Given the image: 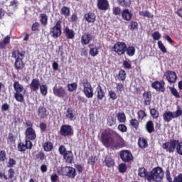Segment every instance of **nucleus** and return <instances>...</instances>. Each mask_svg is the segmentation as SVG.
<instances>
[{"label": "nucleus", "mask_w": 182, "mask_h": 182, "mask_svg": "<svg viewBox=\"0 0 182 182\" xmlns=\"http://www.w3.org/2000/svg\"><path fill=\"white\" fill-rule=\"evenodd\" d=\"M63 157L65 159V163L68 164H72L73 163V160L75 159L72 151H68L65 154H64Z\"/></svg>", "instance_id": "b1692460"}, {"label": "nucleus", "mask_w": 182, "mask_h": 182, "mask_svg": "<svg viewBox=\"0 0 182 182\" xmlns=\"http://www.w3.org/2000/svg\"><path fill=\"white\" fill-rule=\"evenodd\" d=\"M173 182H182V173L174 177Z\"/></svg>", "instance_id": "774afa93"}, {"label": "nucleus", "mask_w": 182, "mask_h": 182, "mask_svg": "<svg viewBox=\"0 0 182 182\" xmlns=\"http://www.w3.org/2000/svg\"><path fill=\"white\" fill-rule=\"evenodd\" d=\"M138 146L140 149H146L149 146V143L147 142V139L143 137H139L138 139Z\"/></svg>", "instance_id": "2f4dec72"}, {"label": "nucleus", "mask_w": 182, "mask_h": 182, "mask_svg": "<svg viewBox=\"0 0 182 182\" xmlns=\"http://www.w3.org/2000/svg\"><path fill=\"white\" fill-rule=\"evenodd\" d=\"M63 33L65 35L67 39H75V31L69 28V27L64 28Z\"/></svg>", "instance_id": "a878e982"}, {"label": "nucleus", "mask_w": 182, "mask_h": 182, "mask_svg": "<svg viewBox=\"0 0 182 182\" xmlns=\"http://www.w3.org/2000/svg\"><path fill=\"white\" fill-rule=\"evenodd\" d=\"M84 18L88 23H93L96 21V14L93 12H88L85 14Z\"/></svg>", "instance_id": "393cba45"}, {"label": "nucleus", "mask_w": 182, "mask_h": 182, "mask_svg": "<svg viewBox=\"0 0 182 182\" xmlns=\"http://www.w3.org/2000/svg\"><path fill=\"white\" fill-rule=\"evenodd\" d=\"M150 114L154 119H157L160 114L156 108H152L150 109Z\"/></svg>", "instance_id": "5fc2aeb1"}, {"label": "nucleus", "mask_w": 182, "mask_h": 182, "mask_svg": "<svg viewBox=\"0 0 182 182\" xmlns=\"http://www.w3.org/2000/svg\"><path fill=\"white\" fill-rule=\"evenodd\" d=\"M43 148L44 151H52V150H53V143L51 141L45 142L43 145Z\"/></svg>", "instance_id": "f704fd0d"}, {"label": "nucleus", "mask_w": 182, "mask_h": 182, "mask_svg": "<svg viewBox=\"0 0 182 182\" xmlns=\"http://www.w3.org/2000/svg\"><path fill=\"white\" fill-rule=\"evenodd\" d=\"M53 92L57 97L68 99V92L63 87H54Z\"/></svg>", "instance_id": "4468645a"}, {"label": "nucleus", "mask_w": 182, "mask_h": 182, "mask_svg": "<svg viewBox=\"0 0 182 182\" xmlns=\"http://www.w3.org/2000/svg\"><path fill=\"white\" fill-rule=\"evenodd\" d=\"M36 140V131L33 128H27L25 132V141H33Z\"/></svg>", "instance_id": "2eb2a0df"}, {"label": "nucleus", "mask_w": 182, "mask_h": 182, "mask_svg": "<svg viewBox=\"0 0 182 182\" xmlns=\"http://www.w3.org/2000/svg\"><path fill=\"white\" fill-rule=\"evenodd\" d=\"M182 114V110L181 109H178L176 112L166 111L163 114L164 122L166 123H170L171 120L173 119H177V117H180Z\"/></svg>", "instance_id": "423d86ee"}, {"label": "nucleus", "mask_w": 182, "mask_h": 182, "mask_svg": "<svg viewBox=\"0 0 182 182\" xmlns=\"http://www.w3.org/2000/svg\"><path fill=\"white\" fill-rule=\"evenodd\" d=\"M126 77H127L126 71L124 70H120L117 77L118 80H122V82H124L126 80Z\"/></svg>", "instance_id": "4c0bfd02"}, {"label": "nucleus", "mask_w": 182, "mask_h": 182, "mask_svg": "<svg viewBox=\"0 0 182 182\" xmlns=\"http://www.w3.org/2000/svg\"><path fill=\"white\" fill-rule=\"evenodd\" d=\"M166 77L169 83H176L177 82V74L174 71H166Z\"/></svg>", "instance_id": "a211bd4d"}, {"label": "nucleus", "mask_w": 182, "mask_h": 182, "mask_svg": "<svg viewBox=\"0 0 182 182\" xmlns=\"http://www.w3.org/2000/svg\"><path fill=\"white\" fill-rule=\"evenodd\" d=\"M118 130L122 133H126L127 132V127L124 124H120L117 127Z\"/></svg>", "instance_id": "052dcab7"}, {"label": "nucleus", "mask_w": 182, "mask_h": 182, "mask_svg": "<svg viewBox=\"0 0 182 182\" xmlns=\"http://www.w3.org/2000/svg\"><path fill=\"white\" fill-rule=\"evenodd\" d=\"M126 53L128 56H134L136 48L134 46L126 47Z\"/></svg>", "instance_id": "a19ab883"}, {"label": "nucleus", "mask_w": 182, "mask_h": 182, "mask_svg": "<svg viewBox=\"0 0 182 182\" xmlns=\"http://www.w3.org/2000/svg\"><path fill=\"white\" fill-rule=\"evenodd\" d=\"M67 87H68V92H75V90L77 89V83L73 82L71 84H68Z\"/></svg>", "instance_id": "c03bdc74"}, {"label": "nucleus", "mask_w": 182, "mask_h": 182, "mask_svg": "<svg viewBox=\"0 0 182 182\" xmlns=\"http://www.w3.org/2000/svg\"><path fill=\"white\" fill-rule=\"evenodd\" d=\"M169 90L174 97H176L177 99H180V97H181V96H180V93H178V91H177L176 88L169 87Z\"/></svg>", "instance_id": "79ce46f5"}, {"label": "nucleus", "mask_w": 182, "mask_h": 182, "mask_svg": "<svg viewBox=\"0 0 182 182\" xmlns=\"http://www.w3.org/2000/svg\"><path fill=\"white\" fill-rule=\"evenodd\" d=\"M82 86H83V93L85 97H87V99H92V97L95 96L92 84H90L89 80H85L82 81Z\"/></svg>", "instance_id": "6e6552de"}, {"label": "nucleus", "mask_w": 182, "mask_h": 182, "mask_svg": "<svg viewBox=\"0 0 182 182\" xmlns=\"http://www.w3.org/2000/svg\"><path fill=\"white\" fill-rule=\"evenodd\" d=\"M166 178L168 182H173V178H171V174L170 173V169L168 168L166 171Z\"/></svg>", "instance_id": "e2e57ef3"}, {"label": "nucleus", "mask_w": 182, "mask_h": 182, "mask_svg": "<svg viewBox=\"0 0 182 182\" xmlns=\"http://www.w3.org/2000/svg\"><path fill=\"white\" fill-rule=\"evenodd\" d=\"M37 114L40 119H46L48 117V110L45 107L40 106L38 109Z\"/></svg>", "instance_id": "5701e85b"}, {"label": "nucleus", "mask_w": 182, "mask_h": 182, "mask_svg": "<svg viewBox=\"0 0 182 182\" xmlns=\"http://www.w3.org/2000/svg\"><path fill=\"white\" fill-rule=\"evenodd\" d=\"M165 85L166 82H164V80H156L151 83V88L156 90V92H161L162 93H164V92H166V88L164 87Z\"/></svg>", "instance_id": "dca6fc26"}, {"label": "nucleus", "mask_w": 182, "mask_h": 182, "mask_svg": "<svg viewBox=\"0 0 182 182\" xmlns=\"http://www.w3.org/2000/svg\"><path fill=\"white\" fill-rule=\"evenodd\" d=\"M97 98L98 100H103V97L105 96V91L102 88V86L98 85L96 88Z\"/></svg>", "instance_id": "7c9ffc66"}, {"label": "nucleus", "mask_w": 182, "mask_h": 182, "mask_svg": "<svg viewBox=\"0 0 182 182\" xmlns=\"http://www.w3.org/2000/svg\"><path fill=\"white\" fill-rule=\"evenodd\" d=\"M97 8L100 11H107L110 8L108 0H97Z\"/></svg>", "instance_id": "f3484780"}, {"label": "nucleus", "mask_w": 182, "mask_h": 182, "mask_svg": "<svg viewBox=\"0 0 182 182\" xmlns=\"http://www.w3.org/2000/svg\"><path fill=\"white\" fill-rule=\"evenodd\" d=\"M101 141L104 146H111L114 150H119L126 146V141L117 132L111 129H107L101 134Z\"/></svg>", "instance_id": "f257e3e1"}, {"label": "nucleus", "mask_w": 182, "mask_h": 182, "mask_svg": "<svg viewBox=\"0 0 182 182\" xmlns=\"http://www.w3.org/2000/svg\"><path fill=\"white\" fill-rule=\"evenodd\" d=\"M121 15L124 21H132V18H133V13H132V11L127 9H124L122 11Z\"/></svg>", "instance_id": "412c9836"}, {"label": "nucleus", "mask_w": 182, "mask_h": 182, "mask_svg": "<svg viewBox=\"0 0 182 182\" xmlns=\"http://www.w3.org/2000/svg\"><path fill=\"white\" fill-rule=\"evenodd\" d=\"M127 45L124 42L118 41L117 42L113 47L114 52L117 53L119 56H122V55H124L126 53V48Z\"/></svg>", "instance_id": "9b49d317"}, {"label": "nucleus", "mask_w": 182, "mask_h": 182, "mask_svg": "<svg viewBox=\"0 0 182 182\" xmlns=\"http://www.w3.org/2000/svg\"><path fill=\"white\" fill-rule=\"evenodd\" d=\"M68 151H69L66 150V146H65V145H61V146H60L59 148H58V152H59L61 156H64L65 154L66 153H68Z\"/></svg>", "instance_id": "6e6d98bb"}, {"label": "nucleus", "mask_w": 182, "mask_h": 182, "mask_svg": "<svg viewBox=\"0 0 182 182\" xmlns=\"http://www.w3.org/2000/svg\"><path fill=\"white\" fill-rule=\"evenodd\" d=\"M164 178V171L163 168L157 166L154 168L151 171H149L148 176V181L151 182H162Z\"/></svg>", "instance_id": "20e7f679"}, {"label": "nucleus", "mask_w": 182, "mask_h": 182, "mask_svg": "<svg viewBox=\"0 0 182 182\" xmlns=\"http://www.w3.org/2000/svg\"><path fill=\"white\" fill-rule=\"evenodd\" d=\"M107 124L109 127H112V126H114V124H116V118H114L113 117H108V119L107 120Z\"/></svg>", "instance_id": "49530a36"}, {"label": "nucleus", "mask_w": 182, "mask_h": 182, "mask_svg": "<svg viewBox=\"0 0 182 182\" xmlns=\"http://www.w3.org/2000/svg\"><path fill=\"white\" fill-rule=\"evenodd\" d=\"M6 160V151L5 150L0 151V163H4Z\"/></svg>", "instance_id": "bf43d9fd"}, {"label": "nucleus", "mask_w": 182, "mask_h": 182, "mask_svg": "<svg viewBox=\"0 0 182 182\" xmlns=\"http://www.w3.org/2000/svg\"><path fill=\"white\" fill-rule=\"evenodd\" d=\"M158 47L160 49L161 52L163 53H167V48H166V46H164V44H163V42L161 41H158Z\"/></svg>", "instance_id": "603ef678"}, {"label": "nucleus", "mask_w": 182, "mask_h": 182, "mask_svg": "<svg viewBox=\"0 0 182 182\" xmlns=\"http://www.w3.org/2000/svg\"><path fill=\"white\" fill-rule=\"evenodd\" d=\"M121 160L124 163H130L133 160V154L129 150H122L119 152Z\"/></svg>", "instance_id": "f8f14e48"}, {"label": "nucleus", "mask_w": 182, "mask_h": 182, "mask_svg": "<svg viewBox=\"0 0 182 182\" xmlns=\"http://www.w3.org/2000/svg\"><path fill=\"white\" fill-rule=\"evenodd\" d=\"M112 14L115 16H117L119 15H122V9H120V7H119V6H114L112 8Z\"/></svg>", "instance_id": "8fccbe9b"}, {"label": "nucleus", "mask_w": 182, "mask_h": 182, "mask_svg": "<svg viewBox=\"0 0 182 182\" xmlns=\"http://www.w3.org/2000/svg\"><path fill=\"white\" fill-rule=\"evenodd\" d=\"M119 173H126L127 171V166L124 163H122L118 166Z\"/></svg>", "instance_id": "09e8293b"}, {"label": "nucleus", "mask_w": 182, "mask_h": 182, "mask_svg": "<svg viewBox=\"0 0 182 182\" xmlns=\"http://www.w3.org/2000/svg\"><path fill=\"white\" fill-rule=\"evenodd\" d=\"M115 88L117 92H119V93H122V92H124V85L121 82L116 83Z\"/></svg>", "instance_id": "4d7b16f0"}, {"label": "nucleus", "mask_w": 182, "mask_h": 182, "mask_svg": "<svg viewBox=\"0 0 182 182\" xmlns=\"http://www.w3.org/2000/svg\"><path fill=\"white\" fill-rule=\"evenodd\" d=\"M32 147H33L32 141L26 140L25 144L23 142H19L17 145L18 151H21V153L26 151V150H32Z\"/></svg>", "instance_id": "ddd939ff"}, {"label": "nucleus", "mask_w": 182, "mask_h": 182, "mask_svg": "<svg viewBox=\"0 0 182 182\" xmlns=\"http://www.w3.org/2000/svg\"><path fill=\"white\" fill-rule=\"evenodd\" d=\"M50 35L54 39H58L62 35V21H57L54 26L50 28Z\"/></svg>", "instance_id": "0eeeda50"}, {"label": "nucleus", "mask_w": 182, "mask_h": 182, "mask_svg": "<svg viewBox=\"0 0 182 182\" xmlns=\"http://www.w3.org/2000/svg\"><path fill=\"white\" fill-rule=\"evenodd\" d=\"M39 89L43 96H46V95H48V86H46V85H40Z\"/></svg>", "instance_id": "a18cd8bd"}, {"label": "nucleus", "mask_w": 182, "mask_h": 182, "mask_svg": "<svg viewBox=\"0 0 182 182\" xmlns=\"http://www.w3.org/2000/svg\"><path fill=\"white\" fill-rule=\"evenodd\" d=\"M92 36L91 34L85 33L81 37V43L82 45H89L90 43V41H92Z\"/></svg>", "instance_id": "bb28decb"}, {"label": "nucleus", "mask_w": 182, "mask_h": 182, "mask_svg": "<svg viewBox=\"0 0 182 182\" xmlns=\"http://www.w3.org/2000/svg\"><path fill=\"white\" fill-rule=\"evenodd\" d=\"M140 16H144L146 18H153V15L149 11H139Z\"/></svg>", "instance_id": "13d9d810"}, {"label": "nucleus", "mask_w": 182, "mask_h": 182, "mask_svg": "<svg viewBox=\"0 0 182 182\" xmlns=\"http://www.w3.org/2000/svg\"><path fill=\"white\" fill-rule=\"evenodd\" d=\"M152 38L154 41H159L161 38V34L159 31H154L152 33Z\"/></svg>", "instance_id": "680f3d73"}, {"label": "nucleus", "mask_w": 182, "mask_h": 182, "mask_svg": "<svg viewBox=\"0 0 182 182\" xmlns=\"http://www.w3.org/2000/svg\"><path fill=\"white\" fill-rule=\"evenodd\" d=\"M66 117L68 120L73 122L76 119V113L75 112V109L73 108H68L66 111Z\"/></svg>", "instance_id": "cd10ccee"}, {"label": "nucleus", "mask_w": 182, "mask_h": 182, "mask_svg": "<svg viewBox=\"0 0 182 182\" xmlns=\"http://www.w3.org/2000/svg\"><path fill=\"white\" fill-rule=\"evenodd\" d=\"M149 175H150V171H147V169H146V168L142 167L139 168L138 170L139 177H141V178H145V180H147V181H149Z\"/></svg>", "instance_id": "4be33fe9"}, {"label": "nucleus", "mask_w": 182, "mask_h": 182, "mask_svg": "<svg viewBox=\"0 0 182 182\" xmlns=\"http://www.w3.org/2000/svg\"><path fill=\"white\" fill-rule=\"evenodd\" d=\"M41 87V81L38 78H33L30 84V89L32 92H38Z\"/></svg>", "instance_id": "aec40b11"}, {"label": "nucleus", "mask_w": 182, "mask_h": 182, "mask_svg": "<svg viewBox=\"0 0 182 182\" xmlns=\"http://www.w3.org/2000/svg\"><path fill=\"white\" fill-rule=\"evenodd\" d=\"M36 159L38 161H43L44 160H46V155L45 154V152L40 151L36 155Z\"/></svg>", "instance_id": "58836bf2"}, {"label": "nucleus", "mask_w": 182, "mask_h": 182, "mask_svg": "<svg viewBox=\"0 0 182 182\" xmlns=\"http://www.w3.org/2000/svg\"><path fill=\"white\" fill-rule=\"evenodd\" d=\"M103 163H105L107 167H113V166H114V159L109 156H107Z\"/></svg>", "instance_id": "72a5a7b5"}, {"label": "nucleus", "mask_w": 182, "mask_h": 182, "mask_svg": "<svg viewBox=\"0 0 182 182\" xmlns=\"http://www.w3.org/2000/svg\"><path fill=\"white\" fill-rule=\"evenodd\" d=\"M137 116L139 120H143V119L147 117V114H146V112L141 109L137 112Z\"/></svg>", "instance_id": "864d4df0"}, {"label": "nucleus", "mask_w": 182, "mask_h": 182, "mask_svg": "<svg viewBox=\"0 0 182 182\" xmlns=\"http://www.w3.org/2000/svg\"><path fill=\"white\" fill-rule=\"evenodd\" d=\"M18 5H19V2H18V0H13L10 2L9 7L13 6L14 10L18 9Z\"/></svg>", "instance_id": "69168bd1"}, {"label": "nucleus", "mask_w": 182, "mask_h": 182, "mask_svg": "<svg viewBox=\"0 0 182 182\" xmlns=\"http://www.w3.org/2000/svg\"><path fill=\"white\" fill-rule=\"evenodd\" d=\"M130 31H137L139 29V23L137 21H132L129 26Z\"/></svg>", "instance_id": "37998d69"}, {"label": "nucleus", "mask_w": 182, "mask_h": 182, "mask_svg": "<svg viewBox=\"0 0 182 182\" xmlns=\"http://www.w3.org/2000/svg\"><path fill=\"white\" fill-rule=\"evenodd\" d=\"M40 22L43 26H46L48 25V15H46V14H40Z\"/></svg>", "instance_id": "e433bc0d"}, {"label": "nucleus", "mask_w": 182, "mask_h": 182, "mask_svg": "<svg viewBox=\"0 0 182 182\" xmlns=\"http://www.w3.org/2000/svg\"><path fill=\"white\" fill-rule=\"evenodd\" d=\"M13 87L16 92L14 93L16 100L20 103H23L25 102V97L22 93H26V90L23 87V85H21L18 81H16L13 85Z\"/></svg>", "instance_id": "39448f33"}, {"label": "nucleus", "mask_w": 182, "mask_h": 182, "mask_svg": "<svg viewBox=\"0 0 182 182\" xmlns=\"http://www.w3.org/2000/svg\"><path fill=\"white\" fill-rule=\"evenodd\" d=\"M163 150H165L166 153H174L176 150V153L179 156H182V141L177 139H170L169 141H166L161 144Z\"/></svg>", "instance_id": "f03ea898"}, {"label": "nucleus", "mask_w": 182, "mask_h": 182, "mask_svg": "<svg viewBox=\"0 0 182 182\" xmlns=\"http://www.w3.org/2000/svg\"><path fill=\"white\" fill-rule=\"evenodd\" d=\"M118 5L122 6V8H130L132 5V0H117Z\"/></svg>", "instance_id": "473e14b6"}, {"label": "nucleus", "mask_w": 182, "mask_h": 182, "mask_svg": "<svg viewBox=\"0 0 182 182\" xmlns=\"http://www.w3.org/2000/svg\"><path fill=\"white\" fill-rule=\"evenodd\" d=\"M11 43V37L6 36L0 41V49H6V46Z\"/></svg>", "instance_id": "c756f323"}, {"label": "nucleus", "mask_w": 182, "mask_h": 182, "mask_svg": "<svg viewBox=\"0 0 182 182\" xmlns=\"http://www.w3.org/2000/svg\"><path fill=\"white\" fill-rule=\"evenodd\" d=\"M108 96L112 99V100H116V99H117V95L113 90L108 92Z\"/></svg>", "instance_id": "0e129e2a"}, {"label": "nucleus", "mask_w": 182, "mask_h": 182, "mask_svg": "<svg viewBox=\"0 0 182 182\" xmlns=\"http://www.w3.org/2000/svg\"><path fill=\"white\" fill-rule=\"evenodd\" d=\"M117 119L120 123H124L126 122V114L124 112H119L117 114Z\"/></svg>", "instance_id": "de8ad7c7"}, {"label": "nucleus", "mask_w": 182, "mask_h": 182, "mask_svg": "<svg viewBox=\"0 0 182 182\" xmlns=\"http://www.w3.org/2000/svg\"><path fill=\"white\" fill-rule=\"evenodd\" d=\"M59 174L66 176L68 178H75L77 173H76V168L72 166H65L61 169Z\"/></svg>", "instance_id": "9d476101"}, {"label": "nucleus", "mask_w": 182, "mask_h": 182, "mask_svg": "<svg viewBox=\"0 0 182 182\" xmlns=\"http://www.w3.org/2000/svg\"><path fill=\"white\" fill-rule=\"evenodd\" d=\"M25 55H26V51L19 50H12L11 51V58L15 59L14 62V69L16 70H22L25 68V63L23 59H25Z\"/></svg>", "instance_id": "7ed1b4c3"}, {"label": "nucleus", "mask_w": 182, "mask_h": 182, "mask_svg": "<svg viewBox=\"0 0 182 182\" xmlns=\"http://www.w3.org/2000/svg\"><path fill=\"white\" fill-rule=\"evenodd\" d=\"M60 134L63 137H71L75 134V131L72 127V125L63 124L60 128Z\"/></svg>", "instance_id": "1a4fd4ad"}, {"label": "nucleus", "mask_w": 182, "mask_h": 182, "mask_svg": "<svg viewBox=\"0 0 182 182\" xmlns=\"http://www.w3.org/2000/svg\"><path fill=\"white\" fill-rule=\"evenodd\" d=\"M90 55L92 56V58H95V56H97L99 55V49L97 48H90Z\"/></svg>", "instance_id": "3c124183"}, {"label": "nucleus", "mask_w": 182, "mask_h": 182, "mask_svg": "<svg viewBox=\"0 0 182 182\" xmlns=\"http://www.w3.org/2000/svg\"><path fill=\"white\" fill-rule=\"evenodd\" d=\"M144 106H150L151 105V92L145 91L142 95Z\"/></svg>", "instance_id": "6ab92c4d"}, {"label": "nucleus", "mask_w": 182, "mask_h": 182, "mask_svg": "<svg viewBox=\"0 0 182 182\" xmlns=\"http://www.w3.org/2000/svg\"><path fill=\"white\" fill-rule=\"evenodd\" d=\"M145 129L147 132V133H149V134H151V133L154 132V122L151 120H149L146 122L145 124Z\"/></svg>", "instance_id": "c85d7f7f"}, {"label": "nucleus", "mask_w": 182, "mask_h": 182, "mask_svg": "<svg viewBox=\"0 0 182 182\" xmlns=\"http://www.w3.org/2000/svg\"><path fill=\"white\" fill-rule=\"evenodd\" d=\"M60 14L65 16V18H68L70 16V8L68 6H63L60 10Z\"/></svg>", "instance_id": "c9c22d12"}, {"label": "nucleus", "mask_w": 182, "mask_h": 182, "mask_svg": "<svg viewBox=\"0 0 182 182\" xmlns=\"http://www.w3.org/2000/svg\"><path fill=\"white\" fill-rule=\"evenodd\" d=\"M122 65L124 69H132V63L127 60H124Z\"/></svg>", "instance_id": "338daca9"}, {"label": "nucleus", "mask_w": 182, "mask_h": 182, "mask_svg": "<svg viewBox=\"0 0 182 182\" xmlns=\"http://www.w3.org/2000/svg\"><path fill=\"white\" fill-rule=\"evenodd\" d=\"M129 124H130V126H132V127H133V129H135V130H138L139 126H140V122H139V120H137L136 119H132L129 121Z\"/></svg>", "instance_id": "ea45409f"}]
</instances>
